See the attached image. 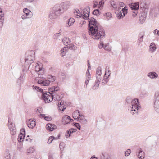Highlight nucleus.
I'll use <instances>...</instances> for the list:
<instances>
[{
    "mask_svg": "<svg viewBox=\"0 0 159 159\" xmlns=\"http://www.w3.org/2000/svg\"><path fill=\"white\" fill-rule=\"evenodd\" d=\"M89 22V32L92 38L97 40L104 37L105 34L104 29L95 19L92 18Z\"/></svg>",
    "mask_w": 159,
    "mask_h": 159,
    "instance_id": "obj_1",
    "label": "nucleus"
},
{
    "mask_svg": "<svg viewBox=\"0 0 159 159\" xmlns=\"http://www.w3.org/2000/svg\"><path fill=\"white\" fill-rule=\"evenodd\" d=\"M33 89L38 91L42 93V97L45 102L49 103L52 101L50 100V98H52V94L58 91L59 89V88L58 86H55L49 88L48 90V91L46 93L43 92V90L41 88L37 86L33 85Z\"/></svg>",
    "mask_w": 159,
    "mask_h": 159,
    "instance_id": "obj_2",
    "label": "nucleus"
},
{
    "mask_svg": "<svg viewBox=\"0 0 159 159\" xmlns=\"http://www.w3.org/2000/svg\"><path fill=\"white\" fill-rule=\"evenodd\" d=\"M126 102L128 104L131 103V106L129 110H130L131 113L132 115L136 113H137L138 111L141 108L139 100L137 99H132L130 97H128L126 98Z\"/></svg>",
    "mask_w": 159,
    "mask_h": 159,
    "instance_id": "obj_3",
    "label": "nucleus"
},
{
    "mask_svg": "<svg viewBox=\"0 0 159 159\" xmlns=\"http://www.w3.org/2000/svg\"><path fill=\"white\" fill-rule=\"evenodd\" d=\"M73 117L75 120H76L83 124L86 123L87 120L84 116L80 114L78 110L75 111L73 113Z\"/></svg>",
    "mask_w": 159,
    "mask_h": 159,
    "instance_id": "obj_4",
    "label": "nucleus"
},
{
    "mask_svg": "<svg viewBox=\"0 0 159 159\" xmlns=\"http://www.w3.org/2000/svg\"><path fill=\"white\" fill-rule=\"evenodd\" d=\"M76 46L72 43L66 45L60 51L61 52V55L62 56H64L67 52L68 49L74 50H76Z\"/></svg>",
    "mask_w": 159,
    "mask_h": 159,
    "instance_id": "obj_5",
    "label": "nucleus"
},
{
    "mask_svg": "<svg viewBox=\"0 0 159 159\" xmlns=\"http://www.w3.org/2000/svg\"><path fill=\"white\" fill-rule=\"evenodd\" d=\"M154 107L155 111L159 112V91H156L154 96Z\"/></svg>",
    "mask_w": 159,
    "mask_h": 159,
    "instance_id": "obj_6",
    "label": "nucleus"
},
{
    "mask_svg": "<svg viewBox=\"0 0 159 159\" xmlns=\"http://www.w3.org/2000/svg\"><path fill=\"white\" fill-rule=\"evenodd\" d=\"M8 127L11 131V134L12 135H15L16 133V129L14 124L10 119H8Z\"/></svg>",
    "mask_w": 159,
    "mask_h": 159,
    "instance_id": "obj_7",
    "label": "nucleus"
},
{
    "mask_svg": "<svg viewBox=\"0 0 159 159\" xmlns=\"http://www.w3.org/2000/svg\"><path fill=\"white\" fill-rule=\"evenodd\" d=\"M127 13V9L124 7L122 8L121 10L120 11L117 12L116 14V16L118 19L122 18L126 15Z\"/></svg>",
    "mask_w": 159,
    "mask_h": 159,
    "instance_id": "obj_8",
    "label": "nucleus"
},
{
    "mask_svg": "<svg viewBox=\"0 0 159 159\" xmlns=\"http://www.w3.org/2000/svg\"><path fill=\"white\" fill-rule=\"evenodd\" d=\"M35 52L33 50L28 51L25 54V60H33L35 58Z\"/></svg>",
    "mask_w": 159,
    "mask_h": 159,
    "instance_id": "obj_9",
    "label": "nucleus"
},
{
    "mask_svg": "<svg viewBox=\"0 0 159 159\" xmlns=\"http://www.w3.org/2000/svg\"><path fill=\"white\" fill-rule=\"evenodd\" d=\"M53 10L59 16L63 13V10L61 8V5L60 4H56L53 8Z\"/></svg>",
    "mask_w": 159,
    "mask_h": 159,
    "instance_id": "obj_10",
    "label": "nucleus"
},
{
    "mask_svg": "<svg viewBox=\"0 0 159 159\" xmlns=\"http://www.w3.org/2000/svg\"><path fill=\"white\" fill-rule=\"evenodd\" d=\"M90 8L87 7L84 9L82 12V17L84 19H88L89 17Z\"/></svg>",
    "mask_w": 159,
    "mask_h": 159,
    "instance_id": "obj_11",
    "label": "nucleus"
},
{
    "mask_svg": "<svg viewBox=\"0 0 159 159\" xmlns=\"http://www.w3.org/2000/svg\"><path fill=\"white\" fill-rule=\"evenodd\" d=\"M42 66V64L39 62H38L37 63V65L35 66V71L39 72V74H43V70Z\"/></svg>",
    "mask_w": 159,
    "mask_h": 159,
    "instance_id": "obj_12",
    "label": "nucleus"
},
{
    "mask_svg": "<svg viewBox=\"0 0 159 159\" xmlns=\"http://www.w3.org/2000/svg\"><path fill=\"white\" fill-rule=\"evenodd\" d=\"M60 5H61V8L63 10V11L64 12L69 7L70 5V3L69 2H63Z\"/></svg>",
    "mask_w": 159,
    "mask_h": 159,
    "instance_id": "obj_13",
    "label": "nucleus"
},
{
    "mask_svg": "<svg viewBox=\"0 0 159 159\" xmlns=\"http://www.w3.org/2000/svg\"><path fill=\"white\" fill-rule=\"evenodd\" d=\"M73 119H71L70 117L67 115L64 116L62 118V122L63 124H66L69 123L70 122L73 121Z\"/></svg>",
    "mask_w": 159,
    "mask_h": 159,
    "instance_id": "obj_14",
    "label": "nucleus"
},
{
    "mask_svg": "<svg viewBox=\"0 0 159 159\" xmlns=\"http://www.w3.org/2000/svg\"><path fill=\"white\" fill-rule=\"evenodd\" d=\"M27 124L29 127L33 129L36 125V122L35 121L30 119L27 121Z\"/></svg>",
    "mask_w": 159,
    "mask_h": 159,
    "instance_id": "obj_15",
    "label": "nucleus"
},
{
    "mask_svg": "<svg viewBox=\"0 0 159 159\" xmlns=\"http://www.w3.org/2000/svg\"><path fill=\"white\" fill-rule=\"evenodd\" d=\"M38 83L41 85L45 86L49 85L50 83V81L48 80H39Z\"/></svg>",
    "mask_w": 159,
    "mask_h": 159,
    "instance_id": "obj_16",
    "label": "nucleus"
},
{
    "mask_svg": "<svg viewBox=\"0 0 159 159\" xmlns=\"http://www.w3.org/2000/svg\"><path fill=\"white\" fill-rule=\"evenodd\" d=\"M4 13L1 8H0V29L3 26V20H4Z\"/></svg>",
    "mask_w": 159,
    "mask_h": 159,
    "instance_id": "obj_17",
    "label": "nucleus"
},
{
    "mask_svg": "<svg viewBox=\"0 0 159 159\" xmlns=\"http://www.w3.org/2000/svg\"><path fill=\"white\" fill-rule=\"evenodd\" d=\"M147 76L150 79H156L158 77V74L154 71L150 72L147 74Z\"/></svg>",
    "mask_w": 159,
    "mask_h": 159,
    "instance_id": "obj_18",
    "label": "nucleus"
},
{
    "mask_svg": "<svg viewBox=\"0 0 159 159\" xmlns=\"http://www.w3.org/2000/svg\"><path fill=\"white\" fill-rule=\"evenodd\" d=\"M52 98H50V100H53L58 101V102L59 103V101H60L61 99V98L60 96L57 94H52Z\"/></svg>",
    "mask_w": 159,
    "mask_h": 159,
    "instance_id": "obj_19",
    "label": "nucleus"
},
{
    "mask_svg": "<svg viewBox=\"0 0 159 159\" xmlns=\"http://www.w3.org/2000/svg\"><path fill=\"white\" fill-rule=\"evenodd\" d=\"M46 127L47 130L52 131L56 128V127L55 125H52L49 123L46 125Z\"/></svg>",
    "mask_w": 159,
    "mask_h": 159,
    "instance_id": "obj_20",
    "label": "nucleus"
},
{
    "mask_svg": "<svg viewBox=\"0 0 159 159\" xmlns=\"http://www.w3.org/2000/svg\"><path fill=\"white\" fill-rule=\"evenodd\" d=\"M58 16H59L52 9L49 14V17L51 19H53L57 18Z\"/></svg>",
    "mask_w": 159,
    "mask_h": 159,
    "instance_id": "obj_21",
    "label": "nucleus"
},
{
    "mask_svg": "<svg viewBox=\"0 0 159 159\" xmlns=\"http://www.w3.org/2000/svg\"><path fill=\"white\" fill-rule=\"evenodd\" d=\"M139 151L138 154H137L138 157L140 159H143L145 157L144 153L142 150H141V148L139 149Z\"/></svg>",
    "mask_w": 159,
    "mask_h": 159,
    "instance_id": "obj_22",
    "label": "nucleus"
},
{
    "mask_svg": "<svg viewBox=\"0 0 159 159\" xmlns=\"http://www.w3.org/2000/svg\"><path fill=\"white\" fill-rule=\"evenodd\" d=\"M156 49V46L155 44L153 43H151L149 46V51L150 52H154Z\"/></svg>",
    "mask_w": 159,
    "mask_h": 159,
    "instance_id": "obj_23",
    "label": "nucleus"
},
{
    "mask_svg": "<svg viewBox=\"0 0 159 159\" xmlns=\"http://www.w3.org/2000/svg\"><path fill=\"white\" fill-rule=\"evenodd\" d=\"M58 106L59 110L64 111L66 108V105H64L63 103H62V101L58 103Z\"/></svg>",
    "mask_w": 159,
    "mask_h": 159,
    "instance_id": "obj_24",
    "label": "nucleus"
},
{
    "mask_svg": "<svg viewBox=\"0 0 159 159\" xmlns=\"http://www.w3.org/2000/svg\"><path fill=\"white\" fill-rule=\"evenodd\" d=\"M101 159H111L110 156L107 153L104 152L101 156Z\"/></svg>",
    "mask_w": 159,
    "mask_h": 159,
    "instance_id": "obj_25",
    "label": "nucleus"
},
{
    "mask_svg": "<svg viewBox=\"0 0 159 159\" xmlns=\"http://www.w3.org/2000/svg\"><path fill=\"white\" fill-rule=\"evenodd\" d=\"M132 10L137 11L139 8V5L138 3H135L131 5L130 7Z\"/></svg>",
    "mask_w": 159,
    "mask_h": 159,
    "instance_id": "obj_26",
    "label": "nucleus"
},
{
    "mask_svg": "<svg viewBox=\"0 0 159 159\" xmlns=\"http://www.w3.org/2000/svg\"><path fill=\"white\" fill-rule=\"evenodd\" d=\"M60 137V135L59 134L58 135V137H57L56 138L54 137L53 136H50L49 139H48V144H50L52 142V141L54 140H57Z\"/></svg>",
    "mask_w": 159,
    "mask_h": 159,
    "instance_id": "obj_27",
    "label": "nucleus"
},
{
    "mask_svg": "<svg viewBox=\"0 0 159 159\" xmlns=\"http://www.w3.org/2000/svg\"><path fill=\"white\" fill-rule=\"evenodd\" d=\"M25 137L24 134L21 132L18 135V141L20 142H22L23 141Z\"/></svg>",
    "mask_w": 159,
    "mask_h": 159,
    "instance_id": "obj_28",
    "label": "nucleus"
},
{
    "mask_svg": "<svg viewBox=\"0 0 159 159\" xmlns=\"http://www.w3.org/2000/svg\"><path fill=\"white\" fill-rule=\"evenodd\" d=\"M110 3L112 7L115 9H116L117 8V2H116L114 1L111 0L110 2Z\"/></svg>",
    "mask_w": 159,
    "mask_h": 159,
    "instance_id": "obj_29",
    "label": "nucleus"
},
{
    "mask_svg": "<svg viewBox=\"0 0 159 159\" xmlns=\"http://www.w3.org/2000/svg\"><path fill=\"white\" fill-rule=\"evenodd\" d=\"M146 19V16L145 15H141L139 17V20L141 23H143Z\"/></svg>",
    "mask_w": 159,
    "mask_h": 159,
    "instance_id": "obj_30",
    "label": "nucleus"
},
{
    "mask_svg": "<svg viewBox=\"0 0 159 159\" xmlns=\"http://www.w3.org/2000/svg\"><path fill=\"white\" fill-rule=\"evenodd\" d=\"M103 48L107 51L110 52L111 50V47L109 45V43H107L104 45Z\"/></svg>",
    "mask_w": 159,
    "mask_h": 159,
    "instance_id": "obj_31",
    "label": "nucleus"
},
{
    "mask_svg": "<svg viewBox=\"0 0 159 159\" xmlns=\"http://www.w3.org/2000/svg\"><path fill=\"white\" fill-rule=\"evenodd\" d=\"M75 21V20L73 18H71L69 19L67 21V23L69 26L72 25Z\"/></svg>",
    "mask_w": 159,
    "mask_h": 159,
    "instance_id": "obj_32",
    "label": "nucleus"
},
{
    "mask_svg": "<svg viewBox=\"0 0 159 159\" xmlns=\"http://www.w3.org/2000/svg\"><path fill=\"white\" fill-rule=\"evenodd\" d=\"M61 31L60 30L58 32L56 33L53 36V38L54 39H57L61 35Z\"/></svg>",
    "mask_w": 159,
    "mask_h": 159,
    "instance_id": "obj_33",
    "label": "nucleus"
},
{
    "mask_svg": "<svg viewBox=\"0 0 159 159\" xmlns=\"http://www.w3.org/2000/svg\"><path fill=\"white\" fill-rule=\"evenodd\" d=\"M62 41L64 44L68 43L71 42L70 39L66 37H65L62 40Z\"/></svg>",
    "mask_w": 159,
    "mask_h": 159,
    "instance_id": "obj_34",
    "label": "nucleus"
},
{
    "mask_svg": "<svg viewBox=\"0 0 159 159\" xmlns=\"http://www.w3.org/2000/svg\"><path fill=\"white\" fill-rule=\"evenodd\" d=\"M25 77L24 76V75L22 74L20 77L18 78L17 82L19 84H21L23 81Z\"/></svg>",
    "mask_w": 159,
    "mask_h": 159,
    "instance_id": "obj_35",
    "label": "nucleus"
},
{
    "mask_svg": "<svg viewBox=\"0 0 159 159\" xmlns=\"http://www.w3.org/2000/svg\"><path fill=\"white\" fill-rule=\"evenodd\" d=\"M104 16H105L108 20L110 19L112 17L111 14L110 12H107L105 13V14H104Z\"/></svg>",
    "mask_w": 159,
    "mask_h": 159,
    "instance_id": "obj_36",
    "label": "nucleus"
},
{
    "mask_svg": "<svg viewBox=\"0 0 159 159\" xmlns=\"http://www.w3.org/2000/svg\"><path fill=\"white\" fill-rule=\"evenodd\" d=\"M5 159H11L10 154L8 150H6L5 152Z\"/></svg>",
    "mask_w": 159,
    "mask_h": 159,
    "instance_id": "obj_37",
    "label": "nucleus"
},
{
    "mask_svg": "<svg viewBox=\"0 0 159 159\" xmlns=\"http://www.w3.org/2000/svg\"><path fill=\"white\" fill-rule=\"evenodd\" d=\"M65 146V144L63 142H61L59 144V148L60 150L63 151Z\"/></svg>",
    "mask_w": 159,
    "mask_h": 159,
    "instance_id": "obj_38",
    "label": "nucleus"
},
{
    "mask_svg": "<svg viewBox=\"0 0 159 159\" xmlns=\"http://www.w3.org/2000/svg\"><path fill=\"white\" fill-rule=\"evenodd\" d=\"M99 82H96L95 83V84L93 87V89L94 90H96L98 89L99 87Z\"/></svg>",
    "mask_w": 159,
    "mask_h": 159,
    "instance_id": "obj_39",
    "label": "nucleus"
},
{
    "mask_svg": "<svg viewBox=\"0 0 159 159\" xmlns=\"http://www.w3.org/2000/svg\"><path fill=\"white\" fill-rule=\"evenodd\" d=\"M48 79L50 80H49L50 81L53 82L56 79L55 76H52V75H49L48 76Z\"/></svg>",
    "mask_w": 159,
    "mask_h": 159,
    "instance_id": "obj_40",
    "label": "nucleus"
},
{
    "mask_svg": "<svg viewBox=\"0 0 159 159\" xmlns=\"http://www.w3.org/2000/svg\"><path fill=\"white\" fill-rule=\"evenodd\" d=\"M111 75L110 71L109 70H106L105 76L106 77L108 78Z\"/></svg>",
    "mask_w": 159,
    "mask_h": 159,
    "instance_id": "obj_41",
    "label": "nucleus"
},
{
    "mask_svg": "<svg viewBox=\"0 0 159 159\" xmlns=\"http://www.w3.org/2000/svg\"><path fill=\"white\" fill-rule=\"evenodd\" d=\"M131 152V150L130 149H128L125 152V156H129Z\"/></svg>",
    "mask_w": 159,
    "mask_h": 159,
    "instance_id": "obj_42",
    "label": "nucleus"
},
{
    "mask_svg": "<svg viewBox=\"0 0 159 159\" xmlns=\"http://www.w3.org/2000/svg\"><path fill=\"white\" fill-rule=\"evenodd\" d=\"M159 9L158 7H155L152 10V12L156 14H157L159 12Z\"/></svg>",
    "mask_w": 159,
    "mask_h": 159,
    "instance_id": "obj_43",
    "label": "nucleus"
},
{
    "mask_svg": "<svg viewBox=\"0 0 159 159\" xmlns=\"http://www.w3.org/2000/svg\"><path fill=\"white\" fill-rule=\"evenodd\" d=\"M108 78L104 76L103 79L102 81V83H104V84H106L108 81Z\"/></svg>",
    "mask_w": 159,
    "mask_h": 159,
    "instance_id": "obj_44",
    "label": "nucleus"
},
{
    "mask_svg": "<svg viewBox=\"0 0 159 159\" xmlns=\"http://www.w3.org/2000/svg\"><path fill=\"white\" fill-rule=\"evenodd\" d=\"M34 150L33 147H30L27 150L28 153H33Z\"/></svg>",
    "mask_w": 159,
    "mask_h": 159,
    "instance_id": "obj_45",
    "label": "nucleus"
},
{
    "mask_svg": "<svg viewBox=\"0 0 159 159\" xmlns=\"http://www.w3.org/2000/svg\"><path fill=\"white\" fill-rule=\"evenodd\" d=\"M101 74H96L97 82H99L101 80Z\"/></svg>",
    "mask_w": 159,
    "mask_h": 159,
    "instance_id": "obj_46",
    "label": "nucleus"
},
{
    "mask_svg": "<svg viewBox=\"0 0 159 159\" xmlns=\"http://www.w3.org/2000/svg\"><path fill=\"white\" fill-rule=\"evenodd\" d=\"M104 46V44L103 42L102 41H100L98 45V48H99L101 49L102 48H103Z\"/></svg>",
    "mask_w": 159,
    "mask_h": 159,
    "instance_id": "obj_47",
    "label": "nucleus"
},
{
    "mask_svg": "<svg viewBox=\"0 0 159 159\" xmlns=\"http://www.w3.org/2000/svg\"><path fill=\"white\" fill-rule=\"evenodd\" d=\"M125 5V4L123 2H117V6L123 8V7H124Z\"/></svg>",
    "mask_w": 159,
    "mask_h": 159,
    "instance_id": "obj_48",
    "label": "nucleus"
},
{
    "mask_svg": "<svg viewBox=\"0 0 159 159\" xmlns=\"http://www.w3.org/2000/svg\"><path fill=\"white\" fill-rule=\"evenodd\" d=\"M101 68L100 67H98L97 69L96 74H101Z\"/></svg>",
    "mask_w": 159,
    "mask_h": 159,
    "instance_id": "obj_49",
    "label": "nucleus"
},
{
    "mask_svg": "<svg viewBox=\"0 0 159 159\" xmlns=\"http://www.w3.org/2000/svg\"><path fill=\"white\" fill-rule=\"evenodd\" d=\"M23 11L24 13H30L31 12L30 10L26 8H25L23 9Z\"/></svg>",
    "mask_w": 159,
    "mask_h": 159,
    "instance_id": "obj_50",
    "label": "nucleus"
},
{
    "mask_svg": "<svg viewBox=\"0 0 159 159\" xmlns=\"http://www.w3.org/2000/svg\"><path fill=\"white\" fill-rule=\"evenodd\" d=\"M68 130L70 133V134H71L73 133L76 131L77 129H76L71 128Z\"/></svg>",
    "mask_w": 159,
    "mask_h": 159,
    "instance_id": "obj_51",
    "label": "nucleus"
},
{
    "mask_svg": "<svg viewBox=\"0 0 159 159\" xmlns=\"http://www.w3.org/2000/svg\"><path fill=\"white\" fill-rule=\"evenodd\" d=\"M76 12L78 14V16L80 17H82V12L80 13V11L78 9L75 10Z\"/></svg>",
    "mask_w": 159,
    "mask_h": 159,
    "instance_id": "obj_52",
    "label": "nucleus"
},
{
    "mask_svg": "<svg viewBox=\"0 0 159 159\" xmlns=\"http://www.w3.org/2000/svg\"><path fill=\"white\" fill-rule=\"evenodd\" d=\"M99 12V10L98 9L95 10L93 11V14L94 15H97Z\"/></svg>",
    "mask_w": 159,
    "mask_h": 159,
    "instance_id": "obj_53",
    "label": "nucleus"
},
{
    "mask_svg": "<svg viewBox=\"0 0 159 159\" xmlns=\"http://www.w3.org/2000/svg\"><path fill=\"white\" fill-rule=\"evenodd\" d=\"M144 35H142L138 39V41L139 43H141L143 42V40Z\"/></svg>",
    "mask_w": 159,
    "mask_h": 159,
    "instance_id": "obj_54",
    "label": "nucleus"
},
{
    "mask_svg": "<svg viewBox=\"0 0 159 159\" xmlns=\"http://www.w3.org/2000/svg\"><path fill=\"white\" fill-rule=\"evenodd\" d=\"M70 132H69V130H67V131L65 133V135L66 138H68L71 135V134H70Z\"/></svg>",
    "mask_w": 159,
    "mask_h": 159,
    "instance_id": "obj_55",
    "label": "nucleus"
},
{
    "mask_svg": "<svg viewBox=\"0 0 159 159\" xmlns=\"http://www.w3.org/2000/svg\"><path fill=\"white\" fill-rule=\"evenodd\" d=\"M74 125L79 130L80 129V126L79 124L78 123H75Z\"/></svg>",
    "mask_w": 159,
    "mask_h": 159,
    "instance_id": "obj_56",
    "label": "nucleus"
},
{
    "mask_svg": "<svg viewBox=\"0 0 159 159\" xmlns=\"http://www.w3.org/2000/svg\"><path fill=\"white\" fill-rule=\"evenodd\" d=\"M137 12H138L137 11H133L132 16L134 17L136 16L137 15Z\"/></svg>",
    "mask_w": 159,
    "mask_h": 159,
    "instance_id": "obj_57",
    "label": "nucleus"
},
{
    "mask_svg": "<svg viewBox=\"0 0 159 159\" xmlns=\"http://www.w3.org/2000/svg\"><path fill=\"white\" fill-rule=\"evenodd\" d=\"M44 119L48 121H49L51 120V118L50 116H46L44 117Z\"/></svg>",
    "mask_w": 159,
    "mask_h": 159,
    "instance_id": "obj_58",
    "label": "nucleus"
},
{
    "mask_svg": "<svg viewBox=\"0 0 159 159\" xmlns=\"http://www.w3.org/2000/svg\"><path fill=\"white\" fill-rule=\"evenodd\" d=\"M94 5H93V7L95 8L98 5V2L96 1H94Z\"/></svg>",
    "mask_w": 159,
    "mask_h": 159,
    "instance_id": "obj_59",
    "label": "nucleus"
},
{
    "mask_svg": "<svg viewBox=\"0 0 159 159\" xmlns=\"http://www.w3.org/2000/svg\"><path fill=\"white\" fill-rule=\"evenodd\" d=\"M104 4V2L103 0H101V1L99 3V5L100 6V7H102L103 5Z\"/></svg>",
    "mask_w": 159,
    "mask_h": 159,
    "instance_id": "obj_60",
    "label": "nucleus"
},
{
    "mask_svg": "<svg viewBox=\"0 0 159 159\" xmlns=\"http://www.w3.org/2000/svg\"><path fill=\"white\" fill-rule=\"evenodd\" d=\"M21 18L22 19H24L26 18H29V17H27L26 16L25 14L22 15L21 16Z\"/></svg>",
    "mask_w": 159,
    "mask_h": 159,
    "instance_id": "obj_61",
    "label": "nucleus"
},
{
    "mask_svg": "<svg viewBox=\"0 0 159 159\" xmlns=\"http://www.w3.org/2000/svg\"><path fill=\"white\" fill-rule=\"evenodd\" d=\"M45 115L43 114H40L39 116V117L42 118H44L45 117Z\"/></svg>",
    "mask_w": 159,
    "mask_h": 159,
    "instance_id": "obj_62",
    "label": "nucleus"
},
{
    "mask_svg": "<svg viewBox=\"0 0 159 159\" xmlns=\"http://www.w3.org/2000/svg\"><path fill=\"white\" fill-rule=\"evenodd\" d=\"M89 70L90 69H88L87 72H86V74H87V76H90V74L89 71Z\"/></svg>",
    "mask_w": 159,
    "mask_h": 159,
    "instance_id": "obj_63",
    "label": "nucleus"
},
{
    "mask_svg": "<svg viewBox=\"0 0 159 159\" xmlns=\"http://www.w3.org/2000/svg\"><path fill=\"white\" fill-rule=\"evenodd\" d=\"M37 110L39 113H42V109L41 108H39L37 109Z\"/></svg>",
    "mask_w": 159,
    "mask_h": 159,
    "instance_id": "obj_64",
    "label": "nucleus"
}]
</instances>
